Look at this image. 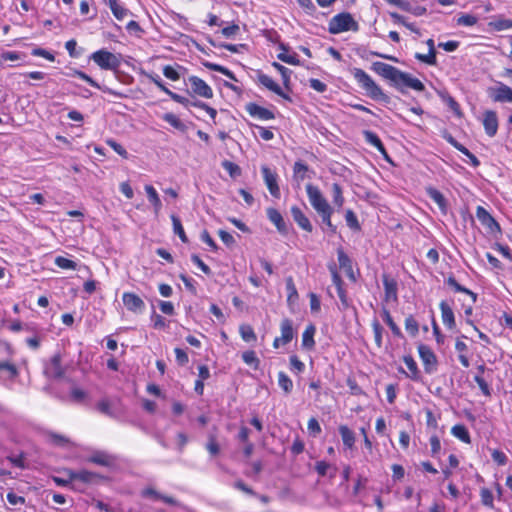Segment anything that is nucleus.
I'll return each instance as SVG.
<instances>
[{"instance_id":"nucleus-1","label":"nucleus","mask_w":512,"mask_h":512,"mask_svg":"<svg viewBox=\"0 0 512 512\" xmlns=\"http://www.w3.org/2000/svg\"><path fill=\"white\" fill-rule=\"evenodd\" d=\"M371 69L376 74L390 80L392 85L402 93H404L408 88L417 92L425 90L424 84L418 78L412 77L410 74L403 72L390 64L374 62Z\"/></svg>"},{"instance_id":"nucleus-2","label":"nucleus","mask_w":512,"mask_h":512,"mask_svg":"<svg viewBox=\"0 0 512 512\" xmlns=\"http://www.w3.org/2000/svg\"><path fill=\"white\" fill-rule=\"evenodd\" d=\"M306 193L313 209L318 213L324 224L331 233H336L337 227L332 223L334 207L331 206L320 188L311 183L306 185Z\"/></svg>"},{"instance_id":"nucleus-3","label":"nucleus","mask_w":512,"mask_h":512,"mask_svg":"<svg viewBox=\"0 0 512 512\" xmlns=\"http://www.w3.org/2000/svg\"><path fill=\"white\" fill-rule=\"evenodd\" d=\"M351 73L358 85L365 90L366 94L374 99L387 101L388 96L383 92L382 88L376 84L372 77L361 68H353Z\"/></svg>"},{"instance_id":"nucleus-4","label":"nucleus","mask_w":512,"mask_h":512,"mask_svg":"<svg viewBox=\"0 0 512 512\" xmlns=\"http://www.w3.org/2000/svg\"><path fill=\"white\" fill-rule=\"evenodd\" d=\"M359 30L357 21L349 12H341L333 16L328 23V32L336 35L347 31Z\"/></svg>"},{"instance_id":"nucleus-5","label":"nucleus","mask_w":512,"mask_h":512,"mask_svg":"<svg viewBox=\"0 0 512 512\" xmlns=\"http://www.w3.org/2000/svg\"><path fill=\"white\" fill-rule=\"evenodd\" d=\"M90 59L102 70L117 72L121 66V55H116L106 49L93 52Z\"/></svg>"},{"instance_id":"nucleus-6","label":"nucleus","mask_w":512,"mask_h":512,"mask_svg":"<svg viewBox=\"0 0 512 512\" xmlns=\"http://www.w3.org/2000/svg\"><path fill=\"white\" fill-rule=\"evenodd\" d=\"M186 85L190 86L188 93L192 96H199L205 99H211L213 97L212 88L200 77L192 75L184 81Z\"/></svg>"},{"instance_id":"nucleus-7","label":"nucleus","mask_w":512,"mask_h":512,"mask_svg":"<svg viewBox=\"0 0 512 512\" xmlns=\"http://www.w3.org/2000/svg\"><path fill=\"white\" fill-rule=\"evenodd\" d=\"M417 350L425 373H435L438 369V359L434 351L425 344H419Z\"/></svg>"},{"instance_id":"nucleus-8","label":"nucleus","mask_w":512,"mask_h":512,"mask_svg":"<svg viewBox=\"0 0 512 512\" xmlns=\"http://www.w3.org/2000/svg\"><path fill=\"white\" fill-rule=\"evenodd\" d=\"M142 75H144L146 78H148L152 83H154L162 92H164L166 95H168L173 101L176 103H179L183 106H188L189 100L188 98L173 92L170 90L162 81L159 75L154 73H149L146 71L141 72Z\"/></svg>"},{"instance_id":"nucleus-9","label":"nucleus","mask_w":512,"mask_h":512,"mask_svg":"<svg viewBox=\"0 0 512 512\" xmlns=\"http://www.w3.org/2000/svg\"><path fill=\"white\" fill-rule=\"evenodd\" d=\"M261 173L263 176L264 183L267 186V189L270 192V194L274 198L279 199L281 196V192L278 185V174L276 173V171L270 169L266 165H263L261 167Z\"/></svg>"},{"instance_id":"nucleus-10","label":"nucleus","mask_w":512,"mask_h":512,"mask_svg":"<svg viewBox=\"0 0 512 512\" xmlns=\"http://www.w3.org/2000/svg\"><path fill=\"white\" fill-rule=\"evenodd\" d=\"M281 336L273 340L272 346L278 349L280 346L287 345L294 338V329L292 320L285 318L280 323Z\"/></svg>"},{"instance_id":"nucleus-11","label":"nucleus","mask_w":512,"mask_h":512,"mask_svg":"<svg viewBox=\"0 0 512 512\" xmlns=\"http://www.w3.org/2000/svg\"><path fill=\"white\" fill-rule=\"evenodd\" d=\"M476 217L481 225L488 230V232L492 234L501 233V227L499 223L483 206H477Z\"/></svg>"},{"instance_id":"nucleus-12","label":"nucleus","mask_w":512,"mask_h":512,"mask_svg":"<svg viewBox=\"0 0 512 512\" xmlns=\"http://www.w3.org/2000/svg\"><path fill=\"white\" fill-rule=\"evenodd\" d=\"M384 286L383 301L386 303L396 304L398 302V284L397 281L388 274L382 275Z\"/></svg>"},{"instance_id":"nucleus-13","label":"nucleus","mask_w":512,"mask_h":512,"mask_svg":"<svg viewBox=\"0 0 512 512\" xmlns=\"http://www.w3.org/2000/svg\"><path fill=\"white\" fill-rule=\"evenodd\" d=\"M488 94L493 102L512 103V88L502 82H498L496 87L489 88Z\"/></svg>"},{"instance_id":"nucleus-14","label":"nucleus","mask_w":512,"mask_h":512,"mask_svg":"<svg viewBox=\"0 0 512 512\" xmlns=\"http://www.w3.org/2000/svg\"><path fill=\"white\" fill-rule=\"evenodd\" d=\"M256 77L258 84L264 86L266 89L275 93L281 98L287 101H292L291 97L287 93H285L282 90V88L269 75L263 73L262 71H258Z\"/></svg>"},{"instance_id":"nucleus-15","label":"nucleus","mask_w":512,"mask_h":512,"mask_svg":"<svg viewBox=\"0 0 512 512\" xmlns=\"http://www.w3.org/2000/svg\"><path fill=\"white\" fill-rule=\"evenodd\" d=\"M246 112L254 119L269 121L275 119V114L268 108L260 106L255 102H249L245 106Z\"/></svg>"},{"instance_id":"nucleus-16","label":"nucleus","mask_w":512,"mask_h":512,"mask_svg":"<svg viewBox=\"0 0 512 512\" xmlns=\"http://www.w3.org/2000/svg\"><path fill=\"white\" fill-rule=\"evenodd\" d=\"M122 302L126 309L135 314L142 313L145 310V303L140 296L133 292H124Z\"/></svg>"},{"instance_id":"nucleus-17","label":"nucleus","mask_w":512,"mask_h":512,"mask_svg":"<svg viewBox=\"0 0 512 512\" xmlns=\"http://www.w3.org/2000/svg\"><path fill=\"white\" fill-rule=\"evenodd\" d=\"M86 461L88 463L110 468L115 466L117 458L106 451L96 450L87 457Z\"/></svg>"},{"instance_id":"nucleus-18","label":"nucleus","mask_w":512,"mask_h":512,"mask_svg":"<svg viewBox=\"0 0 512 512\" xmlns=\"http://www.w3.org/2000/svg\"><path fill=\"white\" fill-rule=\"evenodd\" d=\"M73 76L85 81L86 83H88L90 86L96 88V89H99L101 90L102 92L104 93H107V94H110V95H113L115 97H119V98H123V97H126L125 94L121 93V92H118L116 90H113L107 86H104V85H100L97 81H95L92 77H90L88 74H86L85 72L81 71V70H77L75 69L73 71Z\"/></svg>"},{"instance_id":"nucleus-19","label":"nucleus","mask_w":512,"mask_h":512,"mask_svg":"<svg viewBox=\"0 0 512 512\" xmlns=\"http://www.w3.org/2000/svg\"><path fill=\"white\" fill-rule=\"evenodd\" d=\"M442 137L455 149H457L459 152L468 157L470 164L473 167H478L480 165L479 159L473 153H471L464 145L459 143L447 130H444L442 132Z\"/></svg>"},{"instance_id":"nucleus-20","label":"nucleus","mask_w":512,"mask_h":512,"mask_svg":"<svg viewBox=\"0 0 512 512\" xmlns=\"http://www.w3.org/2000/svg\"><path fill=\"white\" fill-rule=\"evenodd\" d=\"M337 259L339 267L344 270L348 279L352 282H356L357 277L353 270V262L342 247L337 249Z\"/></svg>"},{"instance_id":"nucleus-21","label":"nucleus","mask_w":512,"mask_h":512,"mask_svg":"<svg viewBox=\"0 0 512 512\" xmlns=\"http://www.w3.org/2000/svg\"><path fill=\"white\" fill-rule=\"evenodd\" d=\"M482 124L487 136L494 137L498 131V116L494 110H486L483 113Z\"/></svg>"},{"instance_id":"nucleus-22","label":"nucleus","mask_w":512,"mask_h":512,"mask_svg":"<svg viewBox=\"0 0 512 512\" xmlns=\"http://www.w3.org/2000/svg\"><path fill=\"white\" fill-rule=\"evenodd\" d=\"M67 475L69 476L70 480H73V482H82L84 484H91L95 482L98 479H102L103 477L95 472H91L85 469L82 470H67Z\"/></svg>"},{"instance_id":"nucleus-23","label":"nucleus","mask_w":512,"mask_h":512,"mask_svg":"<svg viewBox=\"0 0 512 512\" xmlns=\"http://www.w3.org/2000/svg\"><path fill=\"white\" fill-rule=\"evenodd\" d=\"M292 172L293 181L298 185L305 179H310L311 175L314 174V171L311 170L308 165L301 160H298L294 163Z\"/></svg>"},{"instance_id":"nucleus-24","label":"nucleus","mask_w":512,"mask_h":512,"mask_svg":"<svg viewBox=\"0 0 512 512\" xmlns=\"http://www.w3.org/2000/svg\"><path fill=\"white\" fill-rule=\"evenodd\" d=\"M439 309L441 312V319H442L444 326L448 330H454L456 328V321H455L454 312H453L450 304L447 301L442 300L439 303Z\"/></svg>"},{"instance_id":"nucleus-25","label":"nucleus","mask_w":512,"mask_h":512,"mask_svg":"<svg viewBox=\"0 0 512 512\" xmlns=\"http://www.w3.org/2000/svg\"><path fill=\"white\" fill-rule=\"evenodd\" d=\"M293 220L296 224L304 231L311 233L313 231V226L309 220V218L305 215L302 209L296 205L292 206L290 209Z\"/></svg>"},{"instance_id":"nucleus-26","label":"nucleus","mask_w":512,"mask_h":512,"mask_svg":"<svg viewBox=\"0 0 512 512\" xmlns=\"http://www.w3.org/2000/svg\"><path fill=\"white\" fill-rule=\"evenodd\" d=\"M402 359L408 369V372H405L402 368L399 369V372L405 373L406 377L411 379L412 381H420L421 372L413 356L404 355Z\"/></svg>"},{"instance_id":"nucleus-27","label":"nucleus","mask_w":512,"mask_h":512,"mask_svg":"<svg viewBox=\"0 0 512 512\" xmlns=\"http://www.w3.org/2000/svg\"><path fill=\"white\" fill-rule=\"evenodd\" d=\"M363 136H364L365 141L368 144H370L371 146L375 147L377 149V151L384 157V159L390 161L389 154H388L384 144L382 143L381 139L375 132L370 131V130H365L363 132Z\"/></svg>"},{"instance_id":"nucleus-28","label":"nucleus","mask_w":512,"mask_h":512,"mask_svg":"<svg viewBox=\"0 0 512 512\" xmlns=\"http://www.w3.org/2000/svg\"><path fill=\"white\" fill-rule=\"evenodd\" d=\"M338 432L341 436L344 449L353 450L356 442L355 432L345 424L339 425Z\"/></svg>"},{"instance_id":"nucleus-29","label":"nucleus","mask_w":512,"mask_h":512,"mask_svg":"<svg viewBox=\"0 0 512 512\" xmlns=\"http://www.w3.org/2000/svg\"><path fill=\"white\" fill-rule=\"evenodd\" d=\"M187 72V68L184 66L175 63L173 65H165L162 68L163 75L171 80V81H178L180 78Z\"/></svg>"},{"instance_id":"nucleus-30","label":"nucleus","mask_w":512,"mask_h":512,"mask_svg":"<svg viewBox=\"0 0 512 512\" xmlns=\"http://www.w3.org/2000/svg\"><path fill=\"white\" fill-rule=\"evenodd\" d=\"M462 338H465V336L456 339L455 350L457 352L458 360L461 363V365L464 368H468L470 366V360L468 356L469 349L467 344L462 340Z\"/></svg>"},{"instance_id":"nucleus-31","label":"nucleus","mask_w":512,"mask_h":512,"mask_svg":"<svg viewBox=\"0 0 512 512\" xmlns=\"http://www.w3.org/2000/svg\"><path fill=\"white\" fill-rule=\"evenodd\" d=\"M105 3L110 8L113 16L119 21H122L130 14L129 9L120 0H105Z\"/></svg>"},{"instance_id":"nucleus-32","label":"nucleus","mask_w":512,"mask_h":512,"mask_svg":"<svg viewBox=\"0 0 512 512\" xmlns=\"http://www.w3.org/2000/svg\"><path fill=\"white\" fill-rule=\"evenodd\" d=\"M316 327L314 324H308L302 333L301 346L303 349L311 351L315 347L314 336Z\"/></svg>"},{"instance_id":"nucleus-33","label":"nucleus","mask_w":512,"mask_h":512,"mask_svg":"<svg viewBox=\"0 0 512 512\" xmlns=\"http://www.w3.org/2000/svg\"><path fill=\"white\" fill-rule=\"evenodd\" d=\"M50 373L55 379H62L65 376V369L62 366V356L60 353H55L50 359Z\"/></svg>"},{"instance_id":"nucleus-34","label":"nucleus","mask_w":512,"mask_h":512,"mask_svg":"<svg viewBox=\"0 0 512 512\" xmlns=\"http://www.w3.org/2000/svg\"><path fill=\"white\" fill-rule=\"evenodd\" d=\"M266 214L268 219L276 226L280 233L285 234L287 232L286 223L277 209L270 207L266 210Z\"/></svg>"},{"instance_id":"nucleus-35","label":"nucleus","mask_w":512,"mask_h":512,"mask_svg":"<svg viewBox=\"0 0 512 512\" xmlns=\"http://www.w3.org/2000/svg\"><path fill=\"white\" fill-rule=\"evenodd\" d=\"M280 52L277 55V58L284 63L297 66L300 64V60L296 53H289V47L283 43L279 44Z\"/></svg>"},{"instance_id":"nucleus-36","label":"nucleus","mask_w":512,"mask_h":512,"mask_svg":"<svg viewBox=\"0 0 512 512\" xmlns=\"http://www.w3.org/2000/svg\"><path fill=\"white\" fill-rule=\"evenodd\" d=\"M426 193L430 197L431 200H433L439 207V209L443 212H447V201L444 195L436 188L434 187H427Z\"/></svg>"},{"instance_id":"nucleus-37","label":"nucleus","mask_w":512,"mask_h":512,"mask_svg":"<svg viewBox=\"0 0 512 512\" xmlns=\"http://www.w3.org/2000/svg\"><path fill=\"white\" fill-rule=\"evenodd\" d=\"M445 283L449 287H451L455 292L464 293V294H467L468 296H470L472 299V303H475L477 301V294L474 293L473 291H471L470 289L459 284L453 275L448 276L445 279Z\"/></svg>"},{"instance_id":"nucleus-38","label":"nucleus","mask_w":512,"mask_h":512,"mask_svg":"<svg viewBox=\"0 0 512 512\" xmlns=\"http://www.w3.org/2000/svg\"><path fill=\"white\" fill-rule=\"evenodd\" d=\"M143 496L153 498L154 500H161L164 503L171 506L178 505V501L175 498H173L172 496L163 495L153 488H146L143 491Z\"/></svg>"},{"instance_id":"nucleus-39","label":"nucleus","mask_w":512,"mask_h":512,"mask_svg":"<svg viewBox=\"0 0 512 512\" xmlns=\"http://www.w3.org/2000/svg\"><path fill=\"white\" fill-rule=\"evenodd\" d=\"M145 192L147 194L149 202L152 204L154 208V212L158 214L162 208V202L156 189L152 185H145Z\"/></svg>"},{"instance_id":"nucleus-40","label":"nucleus","mask_w":512,"mask_h":512,"mask_svg":"<svg viewBox=\"0 0 512 512\" xmlns=\"http://www.w3.org/2000/svg\"><path fill=\"white\" fill-rule=\"evenodd\" d=\"M285 285L287 291V302L289 305H293L298 301L299 294L292 276L286 278Z\"/></svg>"},{"instance_id":"nucleus-41","label":"nucleus","mask_w":512,"mask_h":512,"mask_svg":"<svg viewBox=\"0 0 512 512\" xmlns=\"http://www.w3.org/2000/svg\"><path fill=\"white\" fill-rule=\"evenodd\" d=\"M451 434L465 444L471 443L470 433L463 424H456L451 428Z\"/></svg>"},{"instance_id":"nucleus-42","label":"nucleus","mask_w":512,"mask_h":512,"mask_svg":"<svg viewBox=\"0 0 512 512\" xmlns=\"http://www.w3.org/2000/svg\"><path fill=\"white\" fill-rule=\"evenodd\" d=\"M331 192L334 207L337 209L342 208L345 203L342 186L339 183H333L331 186Z\"/></svg>"},{"instance_id":"nucleus-43","label":"nucleus","mask_w":512,"mask_h":512,"mask_svg":"<svg viewBox=\"0 0 512 512\" xmlns=\"http://www.w3.org/2000/svg\"><path fill=\"white\" fill-rule=\"evenodd\" d=\"M315 471L320 477H325L328 475L329 470L331 472L329 473V477L332 479L336 475L337 468L334 466L332 467L328 462L326 461H317L315 463Z\"/></svg>"},{"instance_id":"nucleus-44","label":"nucleus","mask_w":512,"mask_h":512,"mask_svg":"<svg viewBox=\"0 0 512 512\" xmlns=\"http://www.w3.org/2000/svg\"><path fill=\"white\" fill-rule=\"evenodd\" d=\"M480 496V502L481 504L488 508V509H494V495L490 488L488 487H481L479 491Z\"/></svg>"},{"instance_id":"nucleus-45","label":"nucleus","mask_w":512,"mask_h":512,"mask_svg":"<svg viewBox=\"0 0 512 512\" xmlns=\"http://www.w3.org/2000/svg\"><path fill=\"white\" fill-rule=\"evenodd\" d=\"M203 65L211 71L219 72V73L225 75L226 77H228L229 79L237 81L235 74L225 66H222V65L216 64V63H212L209 61L203 62Z\"/></svg>"},{"instance_id":"nucleus-46","label":"nucleus","mask_w":512,"mask_h":512,"mask_svg":"<svg viewBox=\"0 0 512 512\" xmlns=\"http://www.w3.org/2000/svg\"><path fill=\"white\" fill-rule=\"evenodd\" d=\"M46 436L48 441L55 446L66 447L70 444V439L65 435L49 431Z\"/></svg>"},{"instance_id":"nucleus-47","label":"nucleus","mask_w":512,"mask_h":512,"mask_svg":"<svg viewBox=\"0 0 512 512\" xmlns=\"http://www.w3.org/2000/svg\"><path fill=\"white\" fill-rule=\"evenodd\" d=\"M404 326L411 337H416L419 334V323L412 314L406 316Z\"/></svg>"},{"instance_id":"nucleus-48","label":"nucleus","mask_w":512,"mask_h":512,"mask_svg":"<svg viewBox=\"0 0 512 512\" xmlns=\"http://www.w3.org/2000/svg\"><path fill=\"white\" fill-rule=\"evenodd\" d=\"M371 328L374 335V342L377 348H381L383 345V332L384 328L377 319L371 322Z\"/></svg>"},{"instance_id":"nucleus-49","label":"nucleus","mask_w":512,"mask_h":512,"mask_svg":"<svg viewBox=\"0 0 512 512\" xmlns=\"http://www.w3.org/2000/svg\"><path fill=\"white\" fill-rule=\"evenodd\" d=\"M171 221H172V225H173V231L176 235H178V237L180 238V240L183 242V243H188V237L185 233V230L183 228V225L181 223V220L179 219L178 216L172 214L171 215Z\"/></svg>"},{"instance_id":"nucleus-50","label":"nucleus","mask_w":512,"mask_h":512,"mask_svg":"<svg viewBox=\"0 0 512 512\" xmlns=\"http://www.w3.org/2000/svg\"><path fill=\"white\" fill-rule=\"evenodd\" d=\"M162 119L181 132H184L187 129V126L173 113H165L162 116Z\"/></svg>"},{"instance_id":"nucleus-51","label":"nucleus","mask_w":512,"mask_h":512,"mask_svg":"<svg viewBox=\"0 0 512 512\" xmlns=\"http://www.w3.org/2000/svg\"><path fill=\"white\" fill-rule=\"evenodd\" d=\"M239 333L241 335V338L247 343L255 342L257 340V336L254 332V329L249 324L240 325Z\"/></svg>"},{"instance_id":"nucleus-52","label":"nucleus","mask_w":512,"mask_h":512,"mask_svg":"<svg viewBox=\"0 0 512 512\" xmlns=\"http://www.w3.org/2000/svg\"><path fill=\"white\" fill-rule=\"evenodd\" d=\"M278 385L285 394H289L293 390V382L290 377L283 371L278 373Z\"/></svg>"},{"instance_id":"nucleus-53","label":"nucleus","mask_w":512,"mask_h":512,"mask_svg":"<svg viewBox=\"0 0 512 512\" xmlns=\"http://www.w3.org/2000/svg\"><path fill=\"white\" fill-rule=\"evenodd\" d=\"M242 359L245 364L252 367L254 370L259 369L260 366V360L257 357L255 351L253 350H247L242 353Z\"/></svg>"},{"instance_id":"nucleus-54","label":"nucleus","mask_w":512,"mask_h":512,"mask_svg":"<svg viewBox=\"0 0 512 512\" xmlns=\"http://www.w3.org/2000/svg\"><path fill=\"white\" fill-rule=\"evenodd\" d=\"M400 9L405 11V12L411 13L414 16H423V15H425L427 13L426 7L420 6V5L412 6L410 4V2H408L406 0H404V2H403V4H402Z\"/></svg>"},{"instance_id":"nucleus-55","label":"nucleus","mask_w":512,"mask_h":512,"mask_svg":"<svg viewBox=\"0 0 512 512\" xmlns=\"http://www.w3.org/2000/svg\"><path fill=\"white\" fill-rule=\"evenodd\" d=\"M345 221H346L347 226L350 229H352L354 231L361 230L360 223H359L358 218L353 210H351V209L346 210Z\"/></svg>"},{"instance_id":"nucleus-56","label":"nucleus","mask_w":512,"mask_h":512,"mask_svg":"<svg viewBox=\"0 0 512 512\" xmlns=\"http://www.w3.org/2000/svg\"><path fill=\"white\" fill-rule=\"evenodd\" d=\"M272 66L280 73L284 86L288 88L292 71L278 62H273Z\"/></svg>"},{"instance_id":"nucleus-57","label":"nucleus","mask_w":512,"mask_h":512,"mask_svg":"<svg viewBox=\"0 0 512 512\" xmlns=\"http://www.w3.org/2000/svg\"><path fill=\"white\" fill-rule=\"evenodd\" d=\"M328 270L331 274L332 282L335 285L336 289L344 287V281L340 273L338 272L337 266L335 263L328 264Z\"/></svg>"},{"instance_id":"nucleus-58","label":"nucleus","mask_w":512,"mask_h":512,"mask_svg":"<svg viewBox=\"0 0 512 512\" xmlns=\"http://www.w3.org/2000/svg\"><path fill=\"white\" fill-rule=\"evenodd\" d=\"M55 264L57 267L65 270H75L77 267V263L75 261L63 256H57L55 258Z\"/></svg>"},{"instance_id":"nucleus-59","label":"nucleus","mask_w":512,"mask_h":512,"mask_svg":"<svg viewBox=\"0 0 512 512\" xmlns=\"http://www.w3.org/2000/svg\"><path fill=\"white\" fill-rule=\"evenodd\" d=\"M290 370L296 374H300L305 370V364L299 359L297 355H291L289 357Z\"/></svg>"},{"instance_id":"nucleus-60","label":"nucleus","mask_w":512,"mask_h":512,"mask_svg":"<svg viewBox=\"0 0 512 512\" xmlns=\"http://www.w3.org/2000/svg\"><path fill=\"white\" fill-rule=\"evenodd\" d=\"M443 101L447 104V106L453 111V113L457 117L461 118L463 116L460 104L452 96H443Z\"/></svg>"},{"instance_id":"nucleus-61","label":"nucleus","mask_w":512,"mask_h":512,"mask_svg":"<svg viewBox=\"0 0 512 512\" xmlns=\"http://www.w3.org/2000/svg\"><path fill=\"white\" fill-rule=\"evenodd\" d=\"M25 329L27 331H32L34 332V335L32 337H29L26 339V343L27 345L33 349V350H37L40 345H41V337L39 336L38 332L35 330V328H32V327H29L26 325Z\"/></svg>"},{"instance_id":"nucleus-62","label":"nucleus","mask_w":512,"mask_h":512,"mask_svg":"<svg viewBox=\"0 0 512 512\" xmlns=\"http://www.w3.org/2000/svg\"><path fill=\"white\" fill-rule=\"evenodd\" d=\"M206 449L211 456H217L220 453V446L215 435L211 434L208 436Z\"/></svg>"},{"instance_id":"nucleus-63","label":"nucleus","mask_w":512,"mask_h":512,"mask_svg":"<svg viewBox=\"0 0 512 512\" xmlns=\"http://www.w3.org/2000/svg\"><path fill=\"white\" fill-rule=\"evenodd\" d=\"M222 167L228 172V174L232 177H238L241 175V168L236 163L225 160L222 162Z\"/></svg>"},{"instance_id":"nucleus-64","label":"nucleus","mask_w":512,"mask_h":512,"mask_svg":"<svg viewBox=\"0 0 512 512\" xmlns=\"http://www.w3.org/2000/svg\"><path fill=\"white\" fill-rule=\"evenodd\" d=\"M307 429L309 434L313 437L318 436L322 432L321 426L315 417H311L308 420Z\"/></svg>"}]
</instances>
